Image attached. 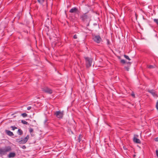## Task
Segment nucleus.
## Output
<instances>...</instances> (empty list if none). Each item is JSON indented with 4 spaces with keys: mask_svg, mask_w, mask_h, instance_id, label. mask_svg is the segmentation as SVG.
Here are the masks:
<instances>
[{
    "mask_svg": "<svg viewBox=\"0 0 158 158\" xmlns=\"http://www.w3.org/2000/svg\"><path fill=\"white\" fill-rule=\"evenodd\" d=\"M154 139L156 141H158V137L155 138Z\"/></svg>",
    "mask_w": 158,
    "mask_h": 158,
    "instance_id": "nucleus-30",
    "label": "nucleus"
},
{
    "mask_svg": "<svg viewBox=\"0 0 158 158\" xmlns=\"http://www.w3.org/2000/svg\"><path fill=\"white\" fill-rule=\"evenodd\" d=\"M10 128H12V130H14L16 129H17V128L15 126H11L10 127Z\"/></svg>",
    "mask_w": 158,
    "mask_h": 158,
    "instance_id": "nucleus-18",
    "label": "nucleus"
},
{
    "mask_svg": "<svg viewBox=\"0 0 158 158\" xmlns=\"http://www.w3.org/2000/svg\"><path fill=\"white\" fill-rule=\"evenodd\" d=\"M156 108L157 110H158V100H157L156 104Z\"/></svg>",
    "mask_w": 158,
    "mask_h": 158,
    "instance_id": "nucleus-24",
    "label": "nucleus"
},
{
    "mask_svg": "<svg viewBox=\"0 0 158 158\" xmlns=\"http://www.w3.org/2000/svg\"><path fill=\"white\" fill-rule=\"evenodd\" d=\"M138 136V135H134V137L133 139V141L136 143H140L141 142L140 140L136 138V137H137Z\"/></svg>",
    "mask_w": 158,
    "mask_h": 158,
    "instance_id": "nucleus-9",
    "label": "nucleus"
},
{
    "mask_svg": "<svg viewBox=\"0 0 158 158\" xmlns=\"http://www.w3.org/2000/svg\"><path fill=\"white\" fill-rule=\"evenodd\" d=\"M136 155H134L133 157H135V156Z\"/></svg>",
    "mask_w": 158,
    "mask_h": 158,
    "instance_id": "nucleus-35",
    "label": "nucleus"
},
{
    "mask_svg": "<svg viewBox=\"0 0 158 158\" xmlns=\"http://www.w3.org/2000/svg\"><path fill=\"white\" fill-rule=\"evenodd\" d=\"M31 108V106H29L27 107V110H30Z\"/></svg>",
    "mask_w": 158,
    "mask_h": 158,
    "instance_id": "nucleus-31",
    "label": "nucleus"
},
{
    "mask_svg": "<svg viewBox=\"0 0 158 158\" xmlns=\"http://www.w3.org/2000/svg\"><path fill=\"white\" fill-rule=\"evenodd\" d=\"M125 68L126 69V70L127 71H129V68L127 67H125Z\"/></svg>",
    "mask_w": 158,
    "mask_h": 158,
    "instance_id": "nucleus-29",
    "label": "nucleus"
},
{
    "mask_svg": "<svg viewBox=\"0 0 158 158\" xmlns=\"http://www.w3.org/2000/svg\"><path fill=\"white\" fill-rule=\"evenodd\" d=\"M33 131V130L32 128H29V131L30 133H32Z\"/></svg>",
    "mask_w": 158,
    "mask_h": 158,
    "instance_id": "nucleus-20",
    "label": "nucleus"
},
{
    "mask_svg": "<svg viewBox=\"0 0 158 158\" xmlns=\"http://www.w3.org/2000/svg\"><path fill=\"white\" fill-rule=\"evenodd\" d=\"M69 12L71 13H76L77 14H79V11L77 8L74 7L71 8L69 11Z\"/></svg>",
    "mask_w": 158,
    "mask_h": 158,
    "instance_id": "nucleus-7",
    "label": "nucleus"
},
{
    "mask_svg": "<svg viewBox=\"0 0 158 158\" xmlns=\"http://www.w3.org/2000/svg\"><path fill=\"white\" fill-rule=\"evenodd\" d=\"M21 115L23 116V117H25L27 116V114L26 113H23Z\"/></svg>",
    "mask_w": 158,
    "mask_h": 158,
    "instance_id": "nucleus-19",
    "label": "nucleus"
},
{
    "mask_svg": "<svg viewBox=\"0 0 158 158\" xmlns=\"http://www.w3.org/2000/svg\"><path fill=\"white\" fill-rule=\"evenodd\" d=\"M124 57L126 59L129 60H131V59L129 58V56L126 55H124Z\"/></svg>",
    "mask_w": 158,
    "mask_h": 158,
    "instance_id": "nucleus-17",
    "label": "nucleus"
},
{
    "mask_svg": "<svg viewBox=\"0 0 158 158\" xmlns=\"http://www.w3.org/2000/svg\"><path fill=\"white\" fill-rule=\"evenodd\" d=\"M93 39L94 42L98 44L100 43L102 41L100 36L98 35H94Z\"/></svg>",
    "mask_w": 158,
    "mask_h": 158,
    "instance_id": "nucleus-4",
    "label": "nucleus"
},
{
    "mask_svg": "<svg viewBox=\"0 0 158 158\" xmlns=\"http://www.w3.org/2000/svg\"><path fill=\"white\" fill-rule=\"evenodd\" d=\"M37 2L40 4H43L45 2V0H37Z\"/></svg>",
    "mask_w": 158,
    "mask_h": 158,
    "instance_id": "nucleus-14",
    "label": "nucleus"
},
{
    "mask_svg": "<svg viewBox=\"0 0 158 158\" xmlns=\"http://www.w3.org/2000/svg\"><path fill=\"white\" fill-rule=\"evenodd\" d=\"M54 115H55L58 118H61L63 116V113L62 112L57 111L55 113Z\"/></svg>",
    "mask_w": 158,
    "mask_h": 158,
    "instance_id": "nucleus-6",
    "label": "nucleus"
},
{
    "mask_svg": "<svg viewBox=\"0 0 158 158\" xmlns=\"http://www.w3.org/2000/svg\"><path fill=\"white\" fill-rule=\"evenodd\" d=\"M91 15L89 11L81 14L80 16V19L81 21L84 23H88V26L89 25V23L91 20Z\"/></svg>",
    "mask_w": 158,
    "mask_h": 158,
    "instance_id": "nucleus-1",
    "label": "nucleus"
},
{
    "mask_svg": "<svg viewBox=\"0 0 158 158\" xmlns=\"http://www.w3.org/2000/svg\"><path fill=\"white\" fill-rule=\"evenodd\" d=\"M21 122L23 124H27L28 122L24 120H22Z\"/></svg>",
    "mask_w": 158,
    "mask_h": 158,
    "instance_id": "nucleus-16",
    "label": "nucleus"
},
{
    "mask_svg": "<svg viewBox=\"0 0 158 158\" xmlns=\"http://www.w3.org/2000/svg\"><path fill=\"white\" fill-rule=\"evenodd\" d=\"M148 67L149 69H153L154 68V66H153L152 65H150L148 66Z\"/></svg>",
    "mask_w": 158,
    "mask_h": 158,
    "instance_id": "nucleus-22",
    "label": "nucleus"
},
{
    "mask_svg": "<svg viewBox=\"0 0 158 158\" xmlns=\"http://www.w3.org/2000/svg\"><path fill=\"white\" fill-rule=\"evenodd\" d=\"M132 96H135V95L134 94H132Z\"/></svg>",
    "mask_w": 158,
    "mask_h": 158,
    "instance_id": "nucleus-36",
    "label": "nucleus"
},
{
    "mask_svg": "<svg viewBox=\"0 0 158 158\" xmlns=\"http://www.w3.org/2000/svg\"><path fill=\"white\" fill-rule=\"evenodd\" d=\"M6 134L10 136H12L14 135L13 133L10 131L6 130Z\"/></svg>",
    "mask_w": 158,
    "mask_h": 158,
    "instance_id": "nucleus-12",
    "label": "nucleus"
},
{
    "mask_svg": "<svg viewBox=\"0 0 158 158\" xmlns=\"http://www.w3.org/2000/svg\"><path fill=\"white\" fill-rule=\"evenodd\" d=\"M73 38L74 39H77V35H75L73 36Z\"/></svg>",
    "mask_w": 158,
    "mask_h": 158,
    "instance_id": "nucleus-26",
    "label": "nucleus"
},
{
    "mask_svg": "<svg viewBox=\"0 0 158 158\" xmlns=\"http://www.w3.org/2000/svg\"><path fill=\"white\" fill-rule=\"evenodd\" d=\"M23 149H25L26 148V147L25 145H23L21 147Z\"/></svg>",
    "mask_w": 158,
    "mask_h": 158,
    "instance_id": "nucleus-27",
    "label": "nucleus"
},
{
    "mask_svg": "<svg viewBox=\"0 0 158 158\" xmlns=\"http://www.w3.org/2000/svg\"><path fill=\"white\" fill-rule=\"evenodd\" d=\"M29 138V136L27 135L23 139L19 141V143L20 144H25L27 142Z\"/></svg>",
    "mask_w": 158,
    "mask_h": 158,
    "instance_id": "nucleus-5",
    "label": "nucleus"
},
{
    "mask_svg": "<svg viewBox=\"0 0 158 158\" xmlns=\"http://www.w3.org/2000/svg\"><path fill=\"white\" fill-rule=\"evenodd\" d=\"M16 156V154L15 152H10L8 155V157L9 158L14 157Z\"/></svg>",
    "mask_w": 158,
    "mask_h": 158,
    "instance_id": "nucleus-10",
    "label": "nucleus"
},
{
    "mask_svg": "<svg viewBox=\"0 0 158 158\" xmlns=\"http://www.w3.org/2000/svg\"><path fill=\"white\" fill-rule=\"evenodd\" d=\"M19 139H16V141L17 142H18V143H19Z\"/></svg>",
    "mask_w": 158,
    "mask_h": 158,
    "instance_id": "nucleus-33",
    "label": "nucleus"
},
{
    "mask_svg": "<svg viewBox=\"0 0 158 158\" xmlns=\"http://www.w3.org/2000/svg\"><path fill=\"white\" fill-rule=\"evenodd\" d=\"M148 91L151 93L154 96H157V94H156V91L154 90H148Z\"/></svg>",
    "mask_w": 158,
    "mask_h": 158,
    "instance_id": "nucleus-11",
    "label": "nucleus"
},
{
    "mask_svg": "<svg viewBox=\"0 0 158 158\" xmlns=\"http://www.w3.org/2000/svg\"><path fill=\"white\" fill-rule=\"evenodd\" d=\"M12 150L10 146H5L4 148H0V155L1 156L5 155L7 153L10 151Z\"/></svg>",
    "mask_w": 158,
    "mask_h": 158,
    "instance_id": "nucleus-2",
    "label": "nucleus"
},
{
    "mask_svg": "<svg viewBox=\"0 0 158 158\" xmlns=\"http://www.w3.org/2000/svg\"><path fill=\"white\" fill-rule=\"evenodd\" d=\"M127 63L128 64H131V62H127Z\"/></svg>",
    "mask_w": 158,
    "mask_h": 158,
    "instance_id": "nucleus-34",
    "label": "nucleus"
},
{
    "mask_svg": "<svg viewBox=\"0 0 158 158\" xmlns=\"http://www.w3.org/2000/svg\"><path fill=\"white\" fill-rule=\"evenodd\" d=\"M17 133L19 135H21L23 134V132L21 129H19L17 131Z\"/></svg>",
    "mask_w": 158,
    "mask_h": 158,
    "instance_id": "nucleus-13",
    "label": "nucleus"
},
{
    "mask_svg": "<svg viewBox=\"0 0 158 158\" xmlns=\"http://www.w3.org/2000/svg\"><path fill=\"white\" fill-rule=\"evenodd\" d=\"M120 62L121 63H122L123 64H124L126 63L125 61L124 60H123V59L121 60H120Z\"/></svg>",
    "mask_w": 158,
    "mask_h": 158,
    "instance_id": "nucleus-21",
    "label": "nucleus"
},
{
    "mask_svg": "<svg viewBox=\"0 0 158 158\" xmlns=\"http://www.w3.org/2000/svg\"><path fill=\"white\" fill-rule=\"evenodd\" d=\"M156 155L157 157L158 158V150H156Z\"/></svg>",
    "mask_w": 158,
    "mask_h": 158,
    "instance_id": "nucleus-28",
    "label": "nucleus"
},
{
    "mask_svg": "<svg viewBox=\"0 0 158 158\" xmlns=\"http://www.w3.org/2000/svg\"><path fill=\"white\" fill-rule=\"evenodd\" d=\"M154 21L158 25V19H154Z\"/></svg>",
    "mask_w": 158,
    "mask_h": 158,
    "instance_id": "nucleus-23",
    "label": "nucleus"
},
{
    "mask_svg": "<svg viewBox=\"0 0 158 158\" xmlns=\"http://www.w3.org/2000/svg\"><path fill=\"white\" fill-rule=\"evenodd\" d=\"M82 136L81 134H80L78 137V142L80 143L81 140V139L82 138Z\"/></svg>",
    "mask_w": 158,
    "mask_h": 158,
    "instance_id": "nucleus-15",
    "label": "nucleus"
},
{
    "mask_svg": "<svg viewBox=\"0 0 158 158\" xmlns=\"http://www.w3.org/2000/svg\"><path fill=\"white\" fill-rule=\"evenodd\" d=\"M107 44V45H109L110 44V42L108 39L106 40Z\"/></svg>",
    "mask_w": 158,
    "mask_h": 158,
    "instance_id": "nucleus-25",
    "label": "nucleus"
},
{
    "mask_svg": "<svg viewBox=\"0 0 158 158\" xmlns=\"http://www.w3.org/2000/svg\"><path fill=\"white\" fill-rule=\"evenodd\" d=\"M43 91L49 94H52V90L48 87H46L43 89Z\"/></svg>",
    "mask_w": 158,
    "mask_h": 158,
    "instance_id": "nucleus-8",
    "label": "nucleus"
},
{
    "mask_svg": "<svg viewBox=\"0 0 158 158\" xmlns=\"http://www.w3.org/2000/svg\"><path fill=\"white\" fill-rule=\"evenodd\" d=\"M31 134L32 136H34V134H33V133H31Z\"/></svg>",
    "mask_w": 158,
    "mask_h": 158,
    "instance_id": "nucleus-32",
    "label": "nucleus"
},
{
    "mask_svg": "<svg viewBox=\"0 0 158 158\" xmlns=\"http://www.w3.org/2000/svg\"><path fill=\"white\" fill-rule=\"evenodd\" d=\"M85 60L86 65L87 68H89L92 65L93 59L89 57H84Z\"/></svg>",
    "mask_w": 158,
    "mask_h": 158,
    "instance_id": "nucleus-3",
    "label": "nucleus"
}]
</instances>
